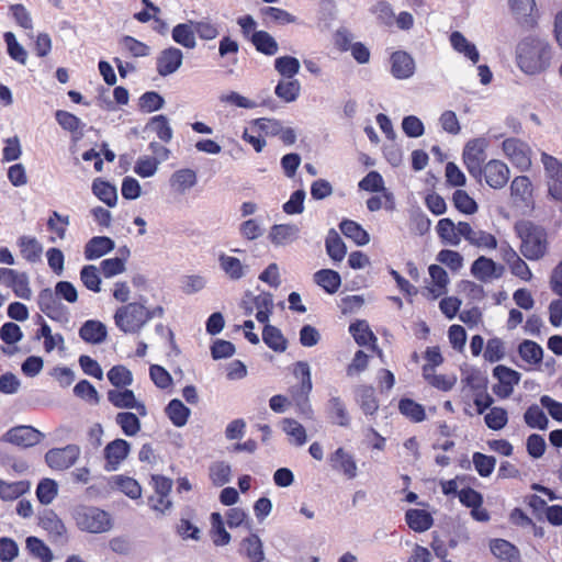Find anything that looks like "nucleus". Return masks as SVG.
Instances as JSON below:
<instances>
[{
	"instance_id": "obj_1",
	"label": "nucleus",
	"mask_w": 562,
	"mask_h": 562,
	"mask_svg": "<svg viewBox=\"0 0 562 562\" xmlns=\"http://www.w3.org/2000/svg\"><path fill=\"white\" fill-rule=\"evenodd\" d=\"M551 56L548 42L538 37H526L516 50L517 65L527 75L544 71L550 66Z\"/></svg>"
},
{
	"instance_id": "obj_2",
	"label": "nucleus",
	"mask_w": 562,
	"mask_h": 562,
	"mask_svg": "<svg viewBox=\"0 0 562 562\" xmlns=\"http://www.w3.org/2000/svg\"><path fill=\"white\" fill-rule=\"evenodd\" d=\"M514 231L520 239L519 251L530 261L543 258L549 249L548 233L544 227L531 221H518Z\"/></svg>"
},
{
	"instance_id": "obj_3",
	"label": "nucleus",
	"mask_w": 562,
	"mask_h": 562,
	"mask_svg": "<svg viewBox=\"0 0 562 562\" xmlns=\"http://www.w3.org/2000/svg\"><path fill=\"white\" fill-rule=\"evenodd\" d=\"M74 519L80 530L90 533H104L113 527L112 516L108 512L93 506H77L74 510Z\"/></svg>"
},
{
	"instance_id": "obj_4",
	"label": "nucleus",
	"mask_w": 562,
	"mask_h": 562,
	"mask_svg": "<svg viewBox=\"0 0 562 562\" xmlns=\"http://www.w3.org/2000/svg\"><path fill=\"white\" fill-rule=\"evenodd\" d=\"M145 302L146 300L120 306L113 316L115 326L124 334L139 333L146 325Z\"/></svg>"
},
{
	"instance_id": "obj_5",
	"label": "nucleus",
	"mask_w": 562,
	"mask_h": 562,
	"mask_svg": "<svg viewBox=\"0 0 562 562\" xmlns=\"http://www.w3.org/2000/svg\"><path fill=\"white\" fill-rule=\"evenodd\" d=\"M488 140L485 137H477L470 139L462 153V160L468 172L475 179L481 180L482 167L486 158V149L488 147Z\"/></svg>"
},
{
	"instance_id": "obj_6",
	"label": "nucleus",
	"mask_w": 562,
	"mask_h": 562,
	"mask_svg": "<svg viewBox=\"0 0 562 562\" xmlns=\"http://www.w3.org/2000/svg\"><path fill=\"white\" fill-rule=\"evenodd\" d=\"M541 162L549 198L555 202H562V162L544 151L541 153Z\"/></svg>"
},
{
	"instance_id": "obj_7",
	"label": "nucleus",
	"mask_w": 562,
	"mask_h": 562,
	"mask_svg": "<svg viewBox=\"0 0 562 562\" xmlns=\"http://www.w3.org/2000/svg\"><path fill=\"white\" fill-rule=\"evenodd\" d=\"M38 308L52 321L67 324L70 319L69 310L58 300L55 291L45 288L37 296Z\"/></svg>"
},
{
	"instance_id": "obj_8",
	"label": "nucleus",
	"mask_w": 562,
	"mask_h": 562,
	"mask_svg": "<svg viewBox=\"0 0 562 562\" xmlns=\"http://www.w3.org/2000/svg\"><path fill=\"white\" fill-rule=\"evenodd\" d=\"M0 285L10 289L13 294L22 300H31L32 289L30 277L26 272L12 268H0Z\"/></svg>"
},
{
	"instance_id": "obj_9",
	"label": "nucleus",
	"mask_w": 562,
	"mask_h": 562,
	"mask_svg": "<svg viewBox=\"0 0 562 562\" xmlns=\"http://www.w3.org/2000/svg\"><path fill=\"white\" fill-rule=\"evenodd\" d=\"M505 156L520 171H527L531 167L530 146L516 137L506 138L502 144Z\"/></svg>"
},
{
	"instance_id": "obj_10",
	"label": "nucleus",
	"mask_w": 562,
	"mask_h": 562,
	"mask_svg": "<svg viewBox=\"0 0 562 562\" xmlns=\"http://www.w3.org/2000/svg\"><path fill=\"white\" fill-rule=\"evenodd\" d=\"M80 457V448L77 445H67L63 448H53L45 453L46 464L57 471L72 467Z\"/></svg>"
},
{
	"instance_id": "obj_11",
	"label": "nucleus",
	"mask_w": 562,
	"mask_h": 562,
	"mask_svg": "<svg viewBox=\"0 0 562 562\" xmlns=\"http://www.w3.org/2000/svg\"><path fill=\"white\" fill-rule=\"evenodd\" d=\"M493 375L498 380L493 386V392L501 398L509 397L520 381L519 372L502 364L494 368Z\"/></svg>"
},
{
	"instance_id": "obj_12",
	"label": "nucleus",
	"mask_w": 562,
	"mask_h": 562,
	"mask_svg": "<svg viewBox=\"0 0 562 562\" xmlns=\"http://www.w3.org/2000/svg\"><path fill=\"white\" fill-rule=\"evenodd\" d=\"M482 177L492 189L504 188L510 177L508 166L498 159H491L482 167Z\"/></svg>"
},
{
	"instance_id": "obj_13",
	"label": "nucleus",
	"mask_w": 562,
	"mask_h": 562,
	"mask_svg": "<svg viewBox=\"0 0 562 562\" xmlns=\"http://www.w3.org/2000/svg\"><path fill=\"white\" fill-rule=\"evenodd\" d=\"M44 435L32 426H16L8 430L3 440L12 445L27 448L37 445Z\"/></svg>"
},
{
	"instance_id": "obj_14",
	"label": "nucleus",
	"mask_w": 562,
	"mask_h": 562,
	"mask_svg": "<svg viewBox=\"0 0 562 562\" xmlns=\"http://www.w3.org/2000/svg\"><path fill=\"white\" fill-rule=\"evenodd\" d=\"M109 402L116 408L135 409L136 413L145 417L147 415V408L145 404L135 397L132 390H110L108 392Z\"/></svg>"
},
{
	"instance_id": "obj_15",
	"label": "nucleus",
	"mask_w": 562,
	"mask_h": 562,
	"mask_svg": "<svg viewBox=\"0 0 562 562\" xmlns=\"http://www.w3.org/2000/svg\"><path fill=\"white\" fill-rule=\"evenodd\" d=\"M415 70V60L407 52L396 50L390 56V72L395 79H409Z\"/></svg>"
},
{
	"instance_id": "obj_16",
	"label": "nucleus",
	"mask_w": 562,
	"mask_h": 562,
	"mask_svg": "<svg viewBox=\"0 0 562 562\" xmlns=\"http://www.w3.org/2000/svg\"><path fill=\"white\" fill-rule=\"evenodd\" d=\"M183 53L181 49L170 46L160 52L156 61L157 72L167 77L175 74L182 65Z\"/></svg>"
},
{
	"instance_id": "obj_17",
	"label": "nucleus",
	"mask_w": 562,
	"mask_h": 562,
	"mask_svg": "<svg viewBox=\"0 0 562 562\" xmlns=\"http://www.w3.org/2000/svg\"><path fill=\"white\" fill-rule=\"evenodd\" d=\"M131 445L124 439H114L104 448L105 470L115 471L127 458Z\"/></svg>"
},
{
	"instance_id": "obj_18",
	"label": "nucleus",
	"mask_w": 562,
	"mask_h": 562,
	"mask_svg": "<svg viewBox=\"0 0 562 562\" xmlns=\"http://www.w3.org/2000/svg\"><path fill=\"white\" fill-rule=\"evenodd\" d=\"M468 222H459L454 224L451 218L445 217L438 221L436 226L437 235L440 241L443 245L448 246H459L461 243L462 236V225H469Z\"/></svg>"
},
{
	"instance_id": "obj_19",
	"label": "nucleus",
	"mask_w": 562,
	"mask_h": 562,
	"mask_svg": "<svg viewBox=\"0 0 562 562\" xmlns=\"http://www.w3.org/2000/svg\"><path fill=\"white\" fill-rule=\"evenodd\" d=\"M492 555L498 562H522L518 547L503 538H494L488 542Z\"/></svg>"
},
{
	"instance_id": "obj_20",
	"label": "nucleus",
	"mask_w": 562,
	"mask_h": 562,
	"mask_svg": "<svg viewBox=\"0 0 562 562\" xmlns=\"http://www.w3.org/2000/svg\"><path fill=\"white\" fill-rule=\"evenodd\" d=\"M331 469L347 479H353L357 475V463L351 453L344 448L336 449L329 457Z\"/></svg>"
},
{
	"instance_id": "obj_21",
	"label": "nucleus",
	"mask_w": 562,
	"mask_h": 562,
	"mask_svg": "<svg viewBox=\"0 0 562 562\" xmlns=\"http://www.w3.org/2000/svg\"><path fill=\"white\" fill-rule=\"evenodd\" d=\"M461 229L463 238L470 245L484 250H494L497 248V239L493 234L482 229H474L470 224L462 225Z\"/></svg>"
},
{
	"instance_id": "obj_22",
	"label": "nucleus",
	"mask_w": 562,
	"mask_h": 562,
	"mask_svg": "<svg viewBox=\"0 0 562 562\" xmlns=\"http://www.w3.org/2000/svg\"><path fill=\"white\" fill-rule=\"evenodd\" d=\"M16 246L19 247L21 257L25 261L36 263L42 260L44 248L36 237L22 235L16 239Z\"/></svg>"
},
{
	"instance_id": "obj_23",
	"label": "nucleus",
	"mask_w": 562,
	"mask_h": 562,
	"mask_svg": "<svg viewBox=\"0 0 562 562\" xmlns=\"http://www.w3.org/2000/svg\"><path fill=\"white\" fill-rule=\"evenodd\" d=\"M115 248V243L108 236H94L85 245L83 255L87 260L99 259Z\"/></svg>"
},
{
	"instance_id": "obj_24",
	"label": "nucleus",
	"mask_w": 562,
	"mask_h": 562,
	"mask_svg": "<svg viewBox=\"0 0 562 562\" xmlns=\"http://www.w3.org/2000/svg\"><path fill=\"white\" fill-rule=\"evenodd\" d=\"M79 337L88 344L100 345L105 341L108 337V329L102 322L88 319L81 325L79 329Z\"/></svg>"
},
{
	"instance_id": "obj_25",
	"label": "nucleus",
	"mask_w": 562,
	"mask_h": 562,
	"mask_svg": "<svg viewBox=\"0 0 562 562\" xmlns=\"http://www.w3.org/2000/svg\"><path fill=\"white\" fill-rule=\"evenodd\" d=\"M509 9L519 23L532 26L536 22V1L535 0H508Z\"/></svg>"
},
{
	"instance_id": "obj_26",
	"label": "nucleus",
	"mask_w": 562,
	"mask_h": 562,
	"mask_svg": "<svg viewBox=\"0 0 562 562\" xmlns=\"http://www.w3.org/2000/svg\"><path fill=\"white\" fill-rule=\"evenodd\" d=\"M218 265L221 270L231 280L237 281L244 278L248 272V266L244 265L238 258L221 252L218 255Z\"/></svg>"
},
{
	"instance_id": "obj_27",
	"label": "nucleus",
	"mask_w": 562,
	"mask_h": 562,
	"mask_svg": "<svg viewBox=\"0 0 562 562\" xmlns=\"http://www.w3.org/2000/svg\"><path fill=\"white\" fill-rule=\"evenodd\" d=\"M497 265L491 258L480 256L471 266V273L480 281L486 282L494 278H499L502 272H497ZM502 271V268H499Z\"/></svg>"
},
{
	"instance_id": "obj_28",
	"label": "nucleus",
	"mask_w": 562,
	"mask_h": 562,
	"mask_svg": "<svg viewBox=\"0 0 562 562\" xmlns=\"http://www.w3.org/2000/svg\"><path fill=\"white\" fill-rule=\"evenodd\" d=\"M300 228L295 224H276L270 228L269 239L276 246L288 245L299 238Z\"/></svg>"
},
{
	"instance_id": "obj_29",
	"label": "nucleus",
	"mask_w": 562,
	"mask_h": 562,
	"mask_svg": "<svg viewBox=\"0 0 562 562\" xmlns=\"http://www.w3.org/2000/svg\"><path fill=\"white\" fill-rule=\"evenodd\" d=\"M326 413L331 423L340 427H349L350 416L347 407L338 395H331L326 405Z\"/></svg>"
},
{
	"instance_id": "obj_30",
	"label": "nucleus",
	"mask_w": 562,
	"mask_h": 562,
	"mask_svg": "<svg viewBox=\"0 0 562 562\" xmlns=\"http://www.w3.org/2000/svg\"><path fill=\"white\" fill-rule=\"evenodd\" d=\"M196 182V172L190 168L176 170L169 179L170 187L180 194H183L192 189Z\"/></svg>"
},
{
	"instance_id": "obj_31",
	"label": "nucleus",
	"mask_w": 562,
	"mask_h": 562,
	"mask_svg": "<svg viewBox=\"0 0 562 562\" xmlns=\"http://www.w3.org/2000/svg\"><path fill=\"white\" fill-rule=\"evenodd\" d=\"M452 48L462 54L465 58L470 59L472 64H476L480 60V53L476 46L467 40V37L459 31H454L449 37Z\"/></svg>"
},
{
	"instance_id": "obj_32",
	"label": "nucleus",
	"mask_w": 562,
	"mask_h": 562,
	"mask_svg": "<svg viewBox=\"0 0 562 562\" xmlns=\"http://www.w3.org/2000/svg\"><path fill=\"white\" fill-rule=\"evenodd\" d=\"M428 272L432 284L427 288V291L432 299H437L447 292L449 277L447 271L438 265H430Z\"/></svg>"
},
{
	"instance_id": "obj_33",
	"label": "nucleus",
	"mask_w": 562,
	"mask_h": 562,
	"mask_svg": "<svg viewBox=\"0 0 562 562\" xmlns=\"http://www.w3.org/2000/svg\"><path fill=\"white\" fill-rule=\"evenodd\" d=\"M423 376L429 385L442 392L450 391L457 383L456 374H436L430 366H423Z\"/></svg>"
},
{
	"instance_id": "obj_34",
	"label": "nucleus",
	"mask_w": 562,
	"mask_h": 562,
	"mask_svg": "<svg viewBox=\"0 0 562 562\" xmlns=\"http://www.w3.org/2000/svg\"><path fill=\"white\" fill-rule=\"evenodd\" d=\"M172 40L187 49H193L196 46L195 30L193 21L179 23L171 31Z\"/></svg>"
},
{
	"instance_id": "obj_35",
	"label": "nucleus",
	"mask_w": 562,
	"mask_h": 562,
	"mask_svg": "<svg viewBox=\"0 0 562 562\" xmlns=\"http://www.w3.org/2000/svg\"><path fill=\"white\" fill-rule=\"evenodd\" d=\"M356 401L367 416H373L379 409V402L372 386L362 385L356 390Z\"/></svg>"
},
{
	"instance_id": "obj_36",
	"label": "nucleus",
	"mask_w": 562,
	"mask_h": 562,
	"mask_svg": "<svg viewBox=\"0 0 562 562\" xmlns=\"http://www.w3.org/2000/svg\"><path fill=\"white\" fill-rule=\"evenodd\" d=\"M405 521L415 532H424L434 524L432 516L429 512L415 508H411L405 513Z\"/></svg>"
},
{
	"instance_id": "obj_37",
	"label": "nucleus",
	"mask_w": 562,
	"mask_h": 562,
	"mask_svg": "<svg viewBox=\"0 0 562 562\" xmlns=\"http://www.w3.org/2000/svg\"><path fill=\"white\" fill-rule=\"evenodd\" d=\"M510 195L515 201L528 204L532 198V183L527 176H517L510 183Z\"/></svg>"
},
{
	"instance_id": "obj_38",
	"label": "nucleus",
	"mask_w": 562,
	"mask_h": 562,
	"mask_svg": "<svg viewBox=\"0 0 562 562\" xmlns=\"http://www.w3.org/2000/svg\"><path fill=\"white\" fill-rule=\"evenodd\" d=\"M249 41L255 48L267 56H273L278 53L279 45L277 41L266 31H258L251 34Z\"/></svg>"
},
{
	"instance_id": "obj_39",
	"label": "nucleus",
	"mask_w": 562,
	"mask_h": 562,
	"mask_svg": "<svg viewBox=\"0 0 562 562\" xmlns=\"http://www.w3.org/2000/svg\"><path fill=\"white\" fill-rule=\"evenodd\" d=\"M339 228L347 238L355 241L358 246H364L370 241L368 232L355 221L344 220Z\"/></svg>"
},
{
	"instance_id": "obj_40",
	"label": "nucleus",
	"mask_w": 562,
	"mask_h": 562,
	"mask_svg": "<svg viewBox=\"0 0 562 562\" xmlns=\"http://www.w3.org/2000/svg\"><path fill=\"white\" fill-rule=\"evenodd\" d=\"M167 416L176 427H183L189 419L191 411L180 400H171L165 409Z\"/></svg>"
},
{
	"instance_id": "obj_41",
	"label": "nucleus",
	"mask_w": 562,
	"mask_h": 562,
	"mask_svg": "<svg viewBox=\"0 0 562 562\" xmlns=\"http://www.w3.org/2000/svg\"><path fill=\"white\" fill-rule=\"evenodd\" d=\"M256 308V319L259 323L267 324L273 310V297L268 292H262L251 297Z\"/></svg>"
},
{
	"instance_id": "obj_42",
	"label": "nucleus",
	"mask_w": 562,
	"mask_h": 562,
	"mask_svg": "<svg viewBox=\"0 0 562 562\" xmlns=\"http://www.w3.org/2000/svg\"><path fill=\"white\" fill-rule=\"evenodd\" d=\"M300 92L301 83L297 79L280 80L274 88L276 95L286 103L294 102Z\"/></svg>"
},
{
	"instance_id": "obj_43",
	"label": "nucleus",
	"mask_w": 562,
	"mask_h": 562,
	"mask_svg": "<svg viewBox=\"0 0 562 562\" xmlns=\"http://www.w3.org/2000/svg\"><path fill=\"white\" fill-rule=\"evenodd\" d=\"M314 281L317 285L330 294L337 292L341 284L339 273L330 269H322L315 272Z\"/></svg>"
},
{
	"instance_id": "obj_44",
	"label": "nucleus",
	"mask_w": 562,
	"mask_h": 562,
	"mask_svg": "<svg viewBox=\"0 0 562 562\" xmlns=\"http://www.w3.org/2000/svg\"><path fill=\"white\" fill-rule=\"evenodd\" d=\"M93 194L105 203L109 207H113L117 202L116 188L108 181L97 179L92 183Z\"/></svg>"
},
{
	"instance_id": "obj_45",
	"label": "nucleus",
	"mask_w": 562,
	"mask_h": 562,
	"mask_svg": "<svg viewBox=\"0 0 562 562\" xmlns=\"http://www.w3.org/2000/svg\"><path fill=\"white\" fill-rule=\"evenodd\" d=\"M327 255L335 261H341L347 252L345 243L339 234L334 229H329L325 240Z\"/></svg>"
},
{
	"instance_id": "obj_46",
	"label": "nucleus",
	"mask_w": 562,
	"mask_h": 562,
	"mask_svg": "<svg viewBox=\"0 0 562 562\" xmlns=\"http://www.w3.org/2000/svg\"><path fill=\"white\" fill-rule=\"evenodd\" d=\"M262 340L273 351L283 352L286 349V339L281 330L272 325L266 324L262 331Z\"/></svg>"
},
{
	"instance_id": "obj_47",
	"label": "nucleus",
	"mask_w": 562,
	"mask_h": 562,
	"mask_svg": "<svg viewBox=\"0 0 562 562\" xmlns=\"http://www.w3.org/2000/svg\"><path fill=\"white\" fill-rule=\"evenodd\" d=\"M300 68V60L293 56H281L274 59V69L284 79H294Z\"/></svg>"
},
{
	"instance_id": "obj_48",
	"label": "nucleus",
	"mask_w": 562,
	"mask_h": 562,
	"mask_svg": "<svg viewBox=\"0 0 562 562\" xmlns=\"http://www.w3.org/2000/svg\"><path fill=\"white\" fill-rule=\"evenodd\" d=\"M240 550L251 562H262L265 558L262 543L257 535L245 538Z\"/></svg>"
},
{
	"instance_id": "obj_49",
	"label": "nucleus",
	"mask_w": 562,
	"mask_h": 562,
	"mask_svg": "<svg viewBox=\"0 0 562 562\" xmlns=\"http://www.w3.org/2000/svg\"><path fill=\"white\" fill-rule=\"evenodd\" d=\"M195 34L202 41H212L220 35V24L211 18H203L199 21H193Z\"/></svg>"
},
{
	"instance_id": "obj_50",
	"label": "nucleus",
	"mask_w": 562,
	"mask_h": 562,
	"mask_svg": "<svg viewBox=\"0 0 562 562\" xmlns=\"http://www.w3.org/2000/svg\"><path fill=\"white\" fill-rule=\"evenodd\" d=\"M518 353L529 364H539L542 360V348L532 340H524L518 346Z\"/></svg>"
},
{
	"instance_id": "obj_51",
	"label": "nucleus",
	"mask_w": 562,
	"mask_h": 562,
	"mask_svg": "<svg viewBox=\"0 0 562 562\" xmlns=\"http://www.w3.org/2000/svg\"><path fill=\"white\" fill-rule=\"evenodd\" d=\"M524 420L528 427L544 430L548 428L549 419L543 409L533 404L530 405L524 414Z\"/></svg>"
},
{
	"instance_id": "obj_52",
	"label": "nucleus",
	"mask_w": 562,
	"mask_h": 562,
	"mask_svg": "<svg viewBox=\"0 0 562 562\" xmlns=\"http://www.w3.org/2000/svg\"><path fill=\"white\" fill-rule=\"evenodd\" d=\"M115 423L121 427L124 435L133 437L140 430V422L136 414L130 412L119 413Z\"/></svg>"
},
{
	"instance_id": "obj_53",
	"label": "nucleus",
	"mask_w": 562,
	"mask_h": 562,
	"mask_svg": "<svg viewBox=\"0 0 562 562\" xmlns=\"http://www.w3.org/2000/svg\"><path fill=\"white\" fill-rule=\"evenodd\" d=\"M283 431L291 438V442L296 446L305 445L307 440L305 428L293 418H285L282 422Z\"/></svg>"
},
{
	"instance_id": "obj_54",
	"label": "nucleus",
	"mask_w": 562,
	"mask_h": 562,
	"mask_svg": "<svg viewBox=\"0 0 562 562\" xmlns=\"http://www.w3.org/2000/svg\"><path fill=\"white\" fill-rule=\"evenodd\" d=\"M398 409L402 415L409 418L414 423H420L426 418L423 405L411 398H403L398 403Z\"/></svg>"
},
{
	"instance_id": "obj_55",
	"label": "nucleus",
	"mask_w": 562,
	"mask_h": 562,
	"mask_svg": "<svg viewBox=\"0 0 562 562\" xmlns=\"http://www.w3.org/2000/svg\"><path fill=\"white\" fill-rule=\"evenodd\" d=\"M80 280L88 290L94 293L101 291L100 270L95 266H83L80 270Z\"/></svg>"
},
{
	"instance_id": "obj_56",
	"label": "nucleus",
	"mask_w": 562,
	"mask_h": 562,
	"mask_svg": "<svg viewBox=\"0 0 562 562\" xmlns=\"http://www.w3.org/2000/svg\"><path fill=\"white\" fill-rule=\"evenodd\" d=\"M349 333L359 346H367L371 341H376V337L370 330L369 325L364 321H358L350 324Z\"/></svg>"
},
{
	"instance_id": "obj_57",
	"label": "nucleus",
	"mask_w": 562,
	"mask_h": 562,
	"mask_svg": "<svg viewBox=\"0 0 562 562\" xmlns=\"http://www.w3.org/2000/svg\"><path fill=\"white\" fill-rule=\"evenodd\" d=\"M148 127L156 133L160 140L165 143L171 140L173 132L167 116L162 114L153 116L148 123Z\"/></svg>"
},
{
	"instance_id": "obj_58",
	"label": "nucleus",
	"mask_w": 562,
	"mask_h": 562,
	"mask_svg": "<svg viewBox=\"0 0 562 562\" xmlns=\"http://www.w3.org/2000/svg\"><path fill=\"white\" fill-rule=\"evenodd\" d=\"M293 374L296 379L301 380V384L295 391H303L304 394H310L313 389L311 378V367L306 361H297L294 363Z\"/></svg>"
},
{
	"instance_id": "obj_59",
	"label": "nucleus",
	"mask_w": 562,
	"mask_h": 562,
	"mask_svg": "<svg viewBox=\"0 0 562 562\" xmlns=\"http://www.w3.org/2000/svg\"><path fill=\"white\" fill-rule=\"evenodd\" d=\"M3 40L7 44V49H8L9 56L13 60H15L22 65H25L26 59H27V53L24 49V47L18 42L15 35L12 32H5L3 34Z\"/></svg>"
},
{
	"instance_id": "obj_60",
	"label": "nucleus",
	"mask_w": 562,
	"mask_h": 562,
	"mask_svg": "<svg viewBox=\"0 0 562 562\" xmlns=\"http://www.w3.org/2000/svg\"><path fill=\"white\" fill-rule=\"evenodd\" d=\"M454 207L468 215H472L477 211V204L473 198H471L464 190H456L452 195Z\"/></svg>"
},
{
	"instance_id": "obj_61",
	"label": "nucleus",
	"mask_w": 562,
	"mask_h": 562,
	"mask_svg": "<svg viewBox=\"0 0 562 562\" xmlns=\"http://www.w3.org/2000/svg\"><path fill=\"white\" fill-rule=\"evenodd\" d=\"M139 110L144 113H151L164 108L165 99L156 91H147L139 97Z\"/></svg>"
},
{
	"instance_id": "obj_62",
	"label": "nucleus",
	"mask_w": 562,
	"mask_h": 562,
	"mask_svg": "<svg viewBox=\"0 0 562 562\" xmlns=\"http://www.w3.org/2000/svg\"><path fill=\"white\" fill-rule=\"evenodd\" d=\"M231 467L224 461H217L210 467V479L212 483L221 487L229 482L231 480Z\"/></svg>"
},
{
	"instance_id": "obj_63",
	"label": "nucleus",
	"mask_w": 562,
	"mask_h": 562,
	"mask_svg": "<svg viewBox=\"0 0 562 562\" xmlns=\"http://www.w3.org/2000/svg\"><path fill=\"white\" fill-rule=\"evenodd\" d=\"M108 379L115 387H126L132 384V372L124 366H114L108 372Z\"/></svg>"
},
{
	"instance_id": "obj_64",
	"label": "nucleus",
	"mask_w": 562,
	"mask_h": 562,
	"mask_svg": "<svg viewBox=\"0 0 562 562\" xmlns=\"http://www.w3.org/2000/svg\"><path fill=\"white\" fill-rule=\"evenodd\" d=\"M26 548L31 554L41 559L44 562H50L53 560V553L50 549L37 537L31 536L26 539Z\"/></svg>"
}]
</instances>
